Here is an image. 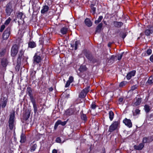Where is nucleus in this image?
<instances>
[{
    "instance_id": "2eb2a0df",
    "label": "nucleus",
    "mask_w": 153,
    "mask_h": 153,
    "mask_svg": "<svg viewBox=\"0 0 153 153\" xmlns=\"http://www.w3.org/2000/svg\"><path fill=\"white\" fill-rule=\"evenodd\" d=\"M123 123H125V125L128 127L129 128H131L132 126V123L131 120L129 119H128L126 118L123 120Z\"/></svg>"
},
{
    "instance_id": "473e14b6",
    "label": "nucleus",
    "mask_w": 153,
    "mask_h": 153,
    "mask_svg": "<svg viewBox=\"0 0 153 153\" xmlns=\"http://www.w3.org/2000/svg\"><path fill=\"white\" fill-rule=\"evenodd\" d=\"M150 107L147 105H146L144 106V109L146 112L147 113L149 112L151 109Z\"/></svg>"
},
{
    "instance_id": "f257e3e1",
    "label": "nucleus",
    "mask_w": 153,
    "mask_h": 153,
    "mask_svg": "<svg viewBox=\"0 0 153 153\" xmlns=\"http://www.w3.org/2000/svg\"><path fill=\"white\" fill-rule=\"evenodd\" d=\"M9 117L8 121L9 126L10 129L12 130L13 129L15 126V115L14 111L11 113Z\"/></svg>"
},
{
    "instance_id": "bb28decb",
    "label": "nucleus",
    "mask_w": 153,
    "mask_h": 153,
    "mask_svg": "<svg viewBox=\"0 0 153 153\" xmlns=\"http://www.w3.org/2000/svg\"><path fill=\"white\" fill-rule=\"evenodd\" d=\"M49 10V7L47 5H45L43 6V8L41 10V13L44 14L47 12Z\"/></svg>"
},
{
    "instance_id": "6ab92c4d",
    "label": "nucleus",
    "mask_w": 153,
    "mask_h": 153,
    "mask_svg": "<svg viewBox=\"0 0 153 153\" xmlns=\"http://www.w3.org/2000/svg\"><path fill=\"white\" fill-rule=\"evenodd\" d=\"M113 23L114 27L117 28H120L123 25V23L122 22L114 21Z\"/></svg>"
},
{
    "instance_id": "ea45409f",
    "label": "nucleus",
    "mask_w": 153,
    "mask_h": 153,
    "mask_svg": "<svg viewBox=\"0 0 153 153\" xmlns=\"http://www.w3.org/2000/svg\"><path fill=\"white\" fill-rule=\"evenodd\" d=\"M140 110L138 109H136L135 111V112L133 113L134 115H136L137 114H140Z\"/></svg>"
},
{
    "instance_id": "4468645a",
    "label": "nucleus",
    "mask_w": 153,
    "mask_h": 153,
    "mask_svg": "<svg viewBox=\"0 0 153 153\" xmlns=\"http://www.w3.org/2000/svg\"><path fill=\"white\" fill-rule=\"evenodd\" d=\"M1 64L3 67H6L8 64V62L7 58L4 57L1 60Z\"/></svg>"
},
{
    "instance_id": "680f3d73",
    "label": "nucleus",
    "mask_w": 153,
    "mask_h": 153,
    "mask_svg": "<svg viewBox=\"0 0 153 153\" xmlns=\"http://www.w3.org/2000/svg\"><path fill=\"white\" fill-rule=\"evenodd\" d=\"M111 44H112V43H111V42H109V43H108V47H111Z\"/></svg>"
},
{
    "instance_id": "7ed1b4c3",
    "label": "nucleus",
    "mask_w": 153,
    "mask_h": 153,
    "mask_svg": "<svg viewBox=\"0 0 153 153\" xmlns=\"http://www.w3.org/2000/svg\"><path fill=\"white\" fill-rule=\"evenodd\" d=\"M120 122L118 121L114 122L109 126L108 131L110 132H112L117 129L120 125Z\"/></svg>"
},
{
    "instance_id": "bf43d9fd",
    "label": "nucleus",
    "mask_w": 153,
    "mask_h": 153,
    "mask_svg": "<svg viewBox=\"0 0 153 153\" xmlns=\"http://www.w3.org/2000/svg\"><path fill=\"white\" fill-rule=\"evenodd\" d=\"M48 89L50 91H52L53 90V88L52 87H51L49 88Z\"/></svg>"
},
{
    "instance_id": "b1692460",
    "label": "nucleus",
    "mask_w": 153,
    "mask_h": 153,
    "mask_svg": "<svg viewBox=\"0 0 153 153\" xmlns=\"http://www.w3.org/2000/svg\"><path fill=\"white\" fill-rule=\"evenodd\" d=\"M36 73V71L33 70H31L30 71V78L32 79H35L36 77L35 74Z\"/></svg>"
},
{
    "instance_id": "2f4dec72",
    "label": "nucleus",
    "mask_w": 153,
    "mask_h": 153,
    "mask_svg": "<svg viewBox=\"0 0 153 153\" xmlns=\"http://www.w3.org/2000/svg\"><path fill=\"white\" fill-rule=\"evenodd\" d=\"M67 30L68 29L66 27H63L61 29L60 31L63 34H65L66 33Z\"/></svg>"
},
{
    "instance_id": "f03ea898",
    "label": "nucleus",
    "mask_w": 153,
    "mask_h": 153,
    "mask_svg": "<svg viewBox=\"0 0 153 153\" xmlns=\"http://www.w3.org/2000/svg\"><path fill=\"white\" fill-rule=\"evenodd\" d=\"M84 54L88 59L92 63H94L97 62V60L94 57L92 54L89 51H85Z\"/></svg>"
},
{
    "instance_id": "412c9836",
    "label": "nucleus",
    "mask_w": 153,
    "mask_h": 153,
    "mask_svg": "<svg viewBox=\"0 0 153 153\" xmlns=\"http://www.w3.org/2000/svg\"><path fill=\"white\" fill-rule=\"evenodd\" d=\"M85 25L88 27H91L92 25V23L91 20L89 18H86L85 20Z\"/></svg>"
},
{
    "instance_id": "a18cd8bd",
    "label": "nucleus",
    "mask_w": 153,
    "mask_h": 153,
    "mask_svg": "<svg viewBox=\"0 0 153 153\" xmlns=\"http://www.w3.org/2000/svg\"><path fill=\"white\" fill-rule=\"evenodd\" d=\"M79 42L78 41L75 42L74 44V49L76 50L77 49V46L79 44Z\"/></svg>"
},
{
    "instance_id": "aec40b11",
    "label": "nucleus",
    "mask_w": 153,
    "mask_h": 153,
    "mask_svg": "<svg viewBox=\"0 0 153 153\" xmlns=\"http://www.w3.org/2000/svg\"><path fill=\"white\" fill-rule=\"evenodd\" d=\"M30 111L31 110L29 109L26 111L24 116V119L25 120H27L29 118L30 114Z\"/></svg>"
},
{
    "instance_id": "a878e982",
    "label": "nucleus",
    "mask_w": 153,
    "mask_h": 153,
    "mask_svg": "<svg viewBox=\"0 0 153 153\" xmlns=\"http://www.w3.org/2000/svg\"><path fill=\"white\" fill-rule=\"evenodd\" d=\"M26 140V136L25 134L23 133H22L21 135V140H20V142L22 143H24L25 142Z\"/></svg>"
},
{
    "instance_id": "20e7f679",
    "label": "nucleus",
    "mask_w": 153,
    "mask_h": 153,
    "mask_svg": "<svg viewBox=\"0 0 153 153\" xmlns=\"http://www.w3.org/2000/svg\"><path fill=\"white\" fill-rule=\"evenodd\" d=\"M19 46L16 44H14L12 47L11 50V55L14 57L16 56L18 52Z\"/></svg>"
},
{
    "instance_id": "f3484780",
    "label": "nucleus",
    "mask_w": 153,
    "mask_h": 153,
    "mask_svg": "<svg viewBox=\"0 0 153 153\" xmlns=\"http://www.w3.org/2000/svg\"><path fill=\"white\" fill-rule=\"evenodd\" d=\"M153 32V27H151L149 28L146 30L145 33L146 36H149Z\"/></svg>"
},
{
    "instance_id": "f704fd0d",
    "label": "nucleus",
    "mask_w": 153,
    "mask_h": 153,
    "mask_svg": "<svg viewBox=\"0 0 153 153\" xmlns=\"http://www.w3.org/2000/svg\"><path fill=\"white\" fill-rule=\"evenodd\" d=\"M81 119L83 120L86 121L87 120V117L86 114H84L83 113L82 114L81 113Z\"/></svg>"
},
{
    "instance_id": "8fccbe9b",
    "label": "nucleus",
    "mask_w": 153,
    "mask_h": 153,
    "mask_svg": "<svg viewBox=\"0 0 153 153\" xmlns=\"http://www.w3.org/2000/svg\"><path fill=\"white\" fill-rule=\"evenodd\" d=\"M5 25H1L0 29V31L1 32H2L5 28Z\"/></svg>"
},
{
    "instance_id": "338daca9",
    "label": "nucleus",
    "mask_w": 153,
    "mask_h": 153,
    "mask_svg": "<svg viewBox=\"0 0 153 153\" xmlns=\"http://www.w3.org/2000/svg\"><path fill=\"white\" fill-rule=\"evenodd\" d=\"M43 108V107L42 108V109H41V110H42Z\"/></svg>"
},
{
    "instance_id": "393cba45",
    "label": "nucleus",
    "mask_w": 153,
    "mask_h": 153,
    "mask_svg": "<svg viewBox=\"0 0 153 153\" xmlns=\"http://www.w3.org/2000/svg\"><path fill=\"white\" fill-rule=\"evenodd\" d=\"M24 51L22 50L20 51L18 55V57L17 60L18 61H20L22 58V56L23 55Z\"/></svg>"
},
{
    "instance_id": "6e6d98bb",
    "label": "nucleus",
    "mask_w": 153,
    "mask_h": 153,
    "mask_svg": "<svg viewBox=\"0 0 153 153\" xmlns=\"http://www.w3.org/2000/svg\"><path fill=\"white\" fill-rule=\"evenodd\" d=\"M116 57V56H111L110 59L111 60H113L115 59V58Z\"/></svg>"
},
{
    "instance_id": "6e6552de",
    "label": "nucleus",
    "mask_w": 153,
    "mask_h": 153,
    "mask_svg": "<svg viewBox=\"0 0 153 153\" xmlns=\"http://www.w3.org/2000/svg\"><path fill=\"white\" fill-rule=\"evenodd\" d=\"M10 28L8 27L5 30L3 34V38L4 40L7 39L10 34Z\"/></svg>"
},
{
    "instance_id": "39448f33",
    "label": "nucleus",
    "mask_w": 153,
    "mask_h": 153,
    "mask_svg": "<svg viewBox=\"0 0 153 153\" xmlns=\"http://www.w3.org/2000/svg\"><path fill=\"white\" fill-rule=\"evenodd\" d=\"M90 88V86H88L83 89L79 94V97L81 98H84L89 91Z\"/></svg>"
},
{
    "instance_id": "7c9ffc66",
    "label": "nucleus",
    "mask_w": 153,
    "mask_h": 153,
    "mask_svg": "<svg viewBox=\"0 0 153 153\" xmlns=\"http://www.w3.org/2000/svg\"><path fill=\"white\" fill-rule=\"evenodd\" d=\"M146 83L149 85H151L153 83V76H151L149 77Z\"/></svg>"
},
{
    "instance_id": "a211bd4d",
    "label": "nucleus",
    "mask_w": 153,
    "mask_h": 153,
    "mask_svg": "<svg viewBox=\"0 0 153 153\" xmlns=\"http://www.w3.org/2000/svg\"><path fill=\"white\" fill-rule=\"evenodd\" d=\"M144 146V144L143 143H140L138 145H134V149L138 150H141Z\"/></svg>"
},
{
    "instance_id": "5701e85b",
    "label": "nucleus",
    "mask_w": 153,
    "mask_h": 153,
    "mask_svg": "<svg viewBox=\"0 0 153 153\" xmlns=\"http://www.w3.org/2000/svg\"><path fill=\"white\" fill-rule=\"evenodd\" d=\"M28 48H33L36 46V44L33 41H30L28 43Z\"/></svg>"
},
{
    "instance_id": "ddd939ff",
    "label": "nucleus",
    "mask_w": 153,
    "mask_h": 153,
    "mask_svg": "<svg viewBox=\"0 0 153 153\" xmlns=\"http://www.w3.org/2000/svg\"><path fill=\"white\" fill-rule=\"evenodd\" d=\"M41 57L36 53L33 57V62L38 63L41 62Z\"/></svg>"
},
{
    "instance_id": "9b49d317",
    "label": "nucleus",
    "mask_w": 153,
    "mask_h": 153,
    "mask_svg": "<svg viewBox=\"0 0 153 153\" xmlns=\"http://www.w3.org/2000/svg\"><path fill=\"white\" fill-rule=\"evenodd\" d=\"M68 121V120L66 121H64L63 122H62L60 120H58L55 123L54 126V129L56 130L58 126L59 125H61L62 126H65L66 123H67Z\"/></svg>"
},
{
    "instance_id": "c03bdc74",
    "label": "nucleus",
    "mask_w": 153,
    "mask_h": 153,
    "mask_svg": "<svg viewBox=\"0 0 153 153\" xmlns=\"http://www.w3.org/2000/svg\"><path fill=\"white\" fill-rule=\"evenodd\" d=\"M126 84V82L125 81H123L121 82L119 85L120 87H123Z\"/></svg>"
},
{
    "instance_id": "864d4df0",
    "label": "nucleus",
    "mask_w": 153,
    "mask_h": 153,
    "mask_svg": "<svg viewBox=\"0 0 153 153\" xmlns=\"http://www.w3.org/2000/svg\"><path fill=\"white\" fill-rule=\"evenodd\" d=\"M56 141L57 143H60L61 141V140L59 137H58L56 138Z\"/></svg>"
},
{
    "instance_id": "58836bf2",
    "label": "nucleus",
    "mask_w": 153,
    "mask_h": 153,
    "mask_svg": "<svg viewBox=\"0 0 153 153\" xmlns=\"http://www.w3.org/2000/svg\"><path fill=\"white\" fill-rule=\"evenodd\" d=\"M37 147V145L36 144H34L30 148V151L32 152L34 151Z\"/></svg>"
},
{
    "instance_id": "774afa93",
    "label": "nucleus",
    "mask_w": 153,
    "mask_h": 153,
    "mask_svg": "<svg viewBox=\"0 0 153 153\" xmlns=\"http://www.w3.org/2000/svg\"><path fill=\"white\" fill-rule=\"evenodd\" d=\"M72 0H71V1Z\"/></svg>"
},
{
    "instance_id": "69168bd1",
    "label": "nucleus",
    "mask_w": 153,
    "mask_h": 153,
    "mask_svg": "<svg viewBox=\"0 0 153 153\" xmlns=\"http://www.w3.org/2000/svg\"><path fill=\"white\" fill-rule=\"evenodd\" d=\"M104 24H105V23H106L105 21H104Z\"/></svg>"
},
{
    "instance_id": "9d476101",
    "label": "nucleus",
    "mask_w": 153,
    "mask_h": 153,
    "mask_svg": "<svg viewBox=\"0 0 153 153\" xmlns=\"http://www.w3.org/2000/svg\"><path fill=\"white\" fill-rule=\"evenodd\" d=\"M13 10L11 4H7L6 6L5 9L6 15L8 16H10Z\"/></svg>"
},
{
    "instance_id": "5fc2aeb1",
    "label": "nucleus",
    "mask_w": 153,
    "mask_h": 153,
    "mask_svg": "<svg viewBox=\"0 0 153 153\" xmlns=\"http://www.w3.org/2000/svg\"><path fill=\"white\" fill-rule=\"evenodd\" d=\"M71 83V82H69L68 81L65 85V87H68V86L70 85Z\"/></svg>"
},
{
    "instance_id": "4d7b16f0",
    "label": "nucleus",
    "mask_w": 153,
    "mask_h": 153,
    "mask_svg": "<svg viewBox=\"0 0 153 153\" xmlns=\"http://www.w3.org/2000/svg\"><path fill=\"white\" fill-rule=\"evenodd\" d=\"M150 59L152 62H153V54L150 56Z\"/></svg>"
},
{
    "instance_id": "4c0bfd02",
    "label": "nucleus",
    "mask_w": 153,
    "mask_h": 153,
    "mask_svg": "<svg viewBox=\"0 0 153 153\" xmlns=\"http://www.w3.org/2000/svg\"><path fill=\"white\" fill-rule=\"evenodd\" d=\"M103 18L102 16H100L97 20H96L95 21V23L96 24H97L101 22Z\"/></svg>"
},
{
    "instance_id": "13d9d810",
    "label": "nucleus",
    "mask_w": 153,
    "mask_h": 153,
    "mask_svg": "<svg viewBox=\"0 0 153 153\" xmlns=\"http://www.w3.org/2000/svg\"><path fill=\"white\" fill-rule=\"evenodd\" d=\"M52 153H57V150L54 149L52 150Z\"/></svg>"
},
{
    "instance_id": "e433bc0d",
    "label": "nucleus",
    "mask_w": 153,
    "mask_h": 153,
    "mask_svg": "<svg viewBox=\"0 0 153 153\" xmlns=\"http://www.w3.org/2000/svg\"><path fill=\"white\" fill-rule=\"evenodd\" d=\"M95 5V4H91L90 6V7L91 9V10L93 11V14H94L95 13L96 8V7H94Z\"/></svg>"
},
{
    "instance_id": "4be33fe9",
    "label": "nucleus",
    "mask_w": 153,
    "mask_h": 153,
    "mask_svg": "<svg viewBox=\"0 0 153 153\" xmlns=\"http://www.w3.org/2000/svg\"><path fill=\"white\" fill-rule=\"evenodd\" d=\"M30 101L32 102L33 106L34 112L35 113H36L37 111V108L36 103L35 100V99H34Z\"/></svg>"
},
{
    "instance_id": "603ef678",
    "label": "nucleus",
    "mask_w": 153,
    "mask_h": 153,
    "mask_svg": "<svg viewBox=\"0 0 153 153\" xmlns=\"http://www.w3.org/2000/svg\"><path fill=\"white\" fill-rule=\"evenodd\" d=\"M127 33H123L121 34V36L123 39H124L126 36Z\"/></svg>"
},
{
    "instance_id": "72a5a7b5",
    "label": "nucleus",
    "mask_w": 153,
    "mask_h": 153,
    "mask_svg": "<svg viewBox=\"0 0 153 153\" xmlns=\"http://www.w3.org/2000/svg\"><path fill=\"white\" fill-rule=\"evenodd\" d=\"M109 118L111 121H112L114 118V113L112 111H110L109 112Z\"/></svg>"
},
{
    "instance_id": "0e129e2a",
    "label": "nucleus",
    "mask_w": 153,
    "mask_h": 153,
    "mask_svg": "<svg viewBox=\"0 0 153 153\" xmlns=\"http://www.w3.org/2000/svg\"><path fill=\"white\" fill-rule=\"evenodd\" d=\"M70 96V95L69 94H68L67 95V97H69Z\"/></svg>"
},
{
    "instance_id": "49530a36",
    "label": "nucleus",
    "mask_w": 153,
    "mask_h": 153,
    "mask_svg": "<svg viewBox=\"0 0 153 153\" xmlns=\"http://www.w3.org/2000/svg\"><path fill=\"white\" fill-rule=\"evenodd\" d=\"M123 53H124V52H123L118 56V57H117L118 60H120L121 59V58L123 56Z\"/></svg>"
},
{
    "instance_id": "79ce46f5",
    "label": "nucleus",
    "mask_w": 153,
    "mask_h": 153,
    "mask_svg": "<svg viewBox=\"0 0 153 153\" xmlns=\"http://www.w3.org/2000/svg\"><path fill=\"white\" fill-rule=\"evenodd\" d=\"M11 20V19L9 17L5 22L4 23V25H8L10 22Z\"/></svg>"
},
{
    "instance_id": "3c124183",
    "label": "nucleus",
    "mask_w": 153,
    "mask_h": 153,
    "mask_svg": "<svg viewBox=\"0 0 153 153\" xmlns=\"http://www.w3.org/2000/svg\"><path fill=\"white\" fill-rule=\"evenodd\" d=\"M152 52V50L150 49H148L146 51L147 53L149 55H150L151 54Z\"/></svg>"
},
{
    "instance_id": "1a4fd4ad",
    "label": "nucleus",
    "mask_w": 153,
    "mask_h": 153,
    "mask_svg": "<svg viewBox=\"0 0 153 153\" xmlns=\"http://www.w3.org/2000/svg\"><path fill=\"white\" fill-rule=\"evenodd\" d=\"M33 90L32 88L29 87H28L27 88L26 93L30 97V100L35 99L33 94Z\"/></svg>"
},
{
    "instance_id": "423d86ee",
    "label": "nucleus",
    "mask_w": 153,
    "mask_h": 153,
    "mask_svg": "<svg viewBox=\"0 0 153 153\" xmlns=\"http://www.w3.org/2000/svg\"><path fill=\"white\" fill-rule=\"evenodd\" d=\"M78 111H77L76 108L74 107L73 108H70L67 110L65 113L66 115L69 116L76 114Z\"/></svg>"
},
{
    "instance_id": "de8ad7c7",
    "label": "nucleus",
    "mask_w": 153,
    "mask_h": 153,
    "mask_svg": "<svg viewBox=\"0 0 153 153\" xmlns=\"http://www.w3.org/2000/svg\"><path fill=\"white\" fill-rule=\"evenodd\" d=\"M137 86L136 85L132 86L131 87V90L133 91L137 88Z\"/></svg>"
},
{
    "instance_id": "c85d7f7f",
    "label": "nucleus",
    "mask_w": 153,
    "mask_h": 153,
    "mask_svg": "<svg viewBox=\"0 0 153 153\" xmlns=\"http://www.w3.org/2000/svg\"><path fill=\"white\" fill-rule=\"evenodd\" d=\"M141 98H138L137 99H136V101L135 102L134 104V105H135L136 106H138L140 105L141 102Z\"/></svg>"
},
{
    "instance_id": "a19ab883",
    "label": "nucleus",
    "mask_w": 153,
    "mask_h": 153,
    "mask_svg": "<svg viewBox=\"0 0 153 153\" xmlns=\"http://www.w3.org/2000/svg\"><path fill=\"white\" fill-rule=\"evenodd\" d=\"M97 106L96 105L95 102H94L92 103L91 105V109H94L96 108Z\"/></svg>"
},
{
    "instance_id": "c756f323",
    "label": "nucleus",
    "mask_w": 153,
    "mask_h": 153,
    "mask_svg": "<svg viewBox=\"0 0 153 153\" xmlns=\"http://www.w3.org/2000/svg\"><path fill=\"white\" fill-rule=\"evenodd\" d=\"M87 69V68L86 67L85 65H81L79 68V70L81 72H83L86 71Z\"/></svg>"
},
{
    "instance_id": "dca6fc26",
    "label": "nucleus",
    "mask_w": 153,
    "mask_h": 153,
    "mask_svg": "<svg viewBox=\"0 0 153 153\" xmlns=\"http://www.w3.org/2000/svg\"><path fill=\"white\" fill-rule=\"evenodd\" d=\"M135 73L136 71L135 70H133L130 72L127 75V79L128 80L130 79L132 76H135Z\"/></svg>"
},
{
    "instance_id": "37998d69",
    "label": "nucleus",
    "mask_w": 153,
    "mask_h": 153,
    "mask_svg": "<svg viewBox=\"0 0 153 153\" xmlns=\"http://www.w3.org/2000/svg\"><path fill=\"white\" fill-rule=\"evenodd\" d=\"M6 52V50L5 49H3L2 50L0 53V56H4L5 53Z\"/></svg>"
},
{
    "instance_id": "09e8293b",
    "label": "nucleus",
    "mask_w": 153,
    "mask_h": 153,
    "mask_svg": "<svg viewBox=\"0 0 153 153\" xmlns=\"http://www.w3.org/2000/svg\"><path fill=\"white\" fill-rule=\"evenodd\" d=\"M70 82H72L74 81V78L72 76H71L69 77L68 80Z\"/></svg>"
},
{
    "instance_id": "c9c22d12",
    "label": "nucleus",
    "mask_w": 153,
    "mask_h": 153,
    "mask_svg": "<svg viewBox=\"0 0 153 153\" xmlns=\"http://www.w3.org/2000/svg\"><path fill=\"white\" fill-rule=\"evenodd\" d=\"M23 15V14L22 12H19V13L17 16V17L18 19H20L21 20H22L23 21V22H24V21L23 20V19H22V16Z\"/></svg>"
},
{
    "instance_id": "e2e57ef3",
    "label": "nucleus",
    "mask_w": 153,
    "mask_h": 153,
    "mask_svg": "<svg viewBox=\"0 0 153 153\" xmlns=\"http://www.w3.org/2000/svg\"><path fill=\"white\" fill-rule=\"evenodd\" d=\"M74 44H72V45H71V47L72 48V49H73V48H74Z\"/></svg>"
},
{
    "instance_id": "f8f14e48",
    "label": "nucleus",
    "mask_w": 153,
    "mask_h": 153,
    "mask_svg": "<svg viewBox=\"0 0 153 153\" xmlns=\"http://www.w3.org/2000/svg\"><path fill=\"white\" fill-rule=\"evenodd\" d=\"M153 141V136L144 137L143 138V142L144 143H150Z\"/></svg>"
},
{
    "instance_id": "0eeeda50",
    "label": "nucleus",
    "mask_w": 153,
    "mask_h": 153,
    "mask_svg": "<svg viewBox=\"0 0 153 153\" xmlns=\"http://www.w3.org/2000/svg\"><path fill=\"white\" fill-rule=\"evenodd\" d=\"M8 102L7 97L2 96L1 98L0 105L2 108H4L6 106Z\"/></svg>"
},
{
    "instance_id": "052dcab7",
    "label": "nucleus",
    "mask_w": 153,
    "mask_h": 153,
    "mask_svg": "<svg viewBox=\"0 0 153 153\" xmlns=\"http://www.w3.org/2000/svg\"><path fill=\"white\" fill-rule=\"evenodd\" d=\"M123 98H120L119 99V101H120V102H122V101H123Z\"/></svg>"
},
{
    "instance_id": "cd10ccee",
    "label": "nucleus",
    "mask_w": 153,
    "mask_h": 153,
    "mask_svg": "<svg viewBox=\"0 0 153 153\" xmlns=\"http://www.w3.org/2000/svg\"><path fill=\"white\" fill-rule=\"evenodd\" d=\"M102 25L103 24L102 23H100L98 24L96 27L95 32H100V31L102 27Z\"/></svg>"
}]
</instances>
